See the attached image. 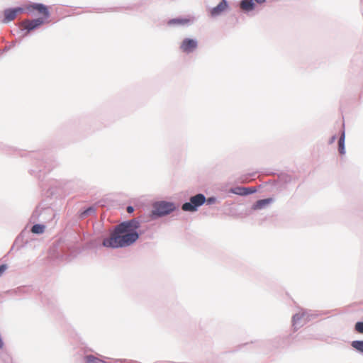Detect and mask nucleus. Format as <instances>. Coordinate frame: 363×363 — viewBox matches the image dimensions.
<instances>
[{"label": "nucleus", "mask_w": 363, "mask_h": 363, "mask_svg": "<svg viewBox=\"0 0 363 363\" xmlns=\"http://www.w3.org/2000/svg\"><path fill=\"white\" fill-rule=\"evenodd\" d=\"M139 226V222L135 219L119 224L111 236L104 240L103 245L106 247L118 248L132 245L139 238L135 230Z\"/></svg>", "instance_id": "nucleus-1"}, {"label": "nucleus", "mask_w": 363, "mask_h": 363, "mask_svg": "<svg viewBox=\"0 0 363 363\" xmlns=\"http://www.w3.org/2000/svg\"><path fill=\"white\" fill-rule=\"evenodd\" d=\"M28 10L29 11H37L43 16V18L23 21L22 26L28 31H30L43 25L45 23V19L48 18L50 16L48 7L42 4H33L28 7Z\"/></svg>", "instance_id": "nucleus-2"}, {"label": "nucleus", "mask_w": 363, "mask_h": 363, "mask_svg": "<svg viewBox=\"0 0 363 363\" xmlns=\"http://www.w3.org/2000/svg\"><path fill=\"white\" fill-rule=\"evenodd\" d=\"M206 201V197L203 194H199L190 198L189 202L184 203L182 205V210L184 211H195L199 206L203 205Z\"/></svg>", "instance_id": "nucleus-3"}, {"label": "nucleus", "mask_w": 363, "mask_h": 363, "mask_svg": "<svg viewBox=\"0 0 363 363\" xmlns=\"http://www.w3.org/2000/svg\"><path fill=\"white\" fill-rule=\"evenodd\" d=\"M174 209V206L169 202H160L154 206L152 213L159 216L169 213Z\"/></svg>", "instance_id": "nucleus-4"}, {"label": "nucleus", "mask_w": 363, "mask_h": 363, "mask_svg": "<svg viewBox=\"0 0 363 363\" xmlns=\"http://www.w3.org/2000/svg\"><path fill=\"white\" fill-rule=\"evenodd\" d=\"M197 41L193 39L185 38L181 43L180 49L186 53L193 52L197 48Z\"/></svg>", "instance_id": "nucleus-5"}, {"label": "nucleus", "mask_w": 363, "mask_h": 363, "mask_svg": "<svg viewBox=\"0 0 363 363\" xmlns=\"http://www.w3.org/2000/svg\"><path fill=\"white\" fill-rule=\"evenodd\" d=\"M23 11L22 8H15V9H6L4 11V18L3 20L4 23H9L11 21H13L17 14Z\"/></svg>", "instance_id": "nucleus-6"}, {"label": "nucleus", "mask_w": 363, "mask_h": 363, "mask_svg": "<svg viewBox=\"0 0 363 363\" xmlns=\"http://www.w3.org/2000/svg\"><path fill=\"white\" fill-rule=\"evenodd\" d=\"M228 7V4L225 0H222V1L216 7L213 8L210 11L211 16L212 17H216L220 15L224 11L226 10Z\"/></svg>", "instance_id": "nucleus-7"}, {"label": "nucleus", "mask_w": 363, "mask_h": 363, "mask_svg": "<svg viewBox=\"0 0 363 363\" xmlns=\"http://www.w3.org/2000/svg\"><path fill=\"white\" fill-rule=\"evenodd\" d=\"M265 0H242L240 3V7L245 11H251L255 7V2L257 4L264 3Z\"/></svg>", "instance_id": "nucleus-8"}, {"label": "nucleus", "mask_w": 363, "mask_h": 363, "mask_svg": "<svg viewBox=\"0 0 363 363\" xmlns=\"http://www.w3.org/2000/svg\"><path fill=\"white\" fill-rule=\"evenodd\" d=\"M272 199H265L257 201L252 206V209L254 210H259L264 208L266 206L272 202Z\"/></svg>", "instance_id": "nucleus-9"}, {"label": "nucleus", "mask_w": 363, "mask_h": 363, "mask_svg": "<svg viewBox=\"0 0 363 363\" xmlns=\"http://www.w3.org/2000/svg\"><path fill=\"white\" fill-rule=\"evenodd\" d=\"M191 20L187 18H174L169 21L170 25H186L189 23Z\"/></svg>", "instance_id": "nucleus-10"}, {"label": "nucleus", "mask_w": 363, "mask_h": 363, "mask_svg": "<svg viewBox=\"0 0 363 363\" xmlns=\"http://www.w3.org/2000/svg\"><path fill=\"white\" fill-rule=\"evenodd\" d=\"M351 345L358 352L363 353V340L352 341Z\"/></svg>", "instance_id": "nucleus-11"}, {"label": "nucleus", "mask_w": 363, "mask_h": 363, "mask_svg": "<svg viewBox=\"0 0 363 363\" xmlns=\"http://www.w3.org/2000/svg\"><path fill=\"white\" fill-rule=\"evenodd\" d=\"M338 150L341 155H344L345 151V134L343 133L338 141Z\"/></svg>", "instance_id": "nucleus-12"}, {"label": "nucleus", "mask_w": 363, "mask_h": 363, "mask_svg": "<svg viewBox=\"0 0 363 363\" xmlns=\"http://www.w3.org/2000/svg\"><path fill=\"white\" fill-rule=\"evenodd\" d=\"M45 230V226L40 224L34 225L31 228V232L36 234L43 233Z\"/></svg>", "instance_id": "nucleus-13"}, {"label": "nucleus", "mask_w": 363, "mask_h": 363, "mask_svg": "<svg viewBox=\"0 0 363 363\" xmlns=\"http://www.w3.org/2000/svg\"><path fill=\"white\" fill-rule=\"evenodd\" d=\"M355 330L359 333L363 334V322H357L355 325Z\"/></svg>", "instance_id": "nucleus-14"}, {"label": "nucleus", "mask_w": 363, "mask_h": 363, "mask_svg": "<svg viewBox=\"0 0 363 363\" xmlns=\"http://www.w3.org/2000/svg\"><path fill=\"white\" fill-rule=\"evenodd\" d=\"M85 359H86V362H88V363H94V362L99 361V359L97 358H96L95 357H94L92 355H88L85 357Z\"/></svg>", "instance_id": "nucleus-15"}, {"label": "nucleus", "mask_w": 363, "mask_h": 363, "mask_svg": "<svg viewBox=\"0 0 363 363\" xmlns=\"http://www.w3.org/2000/svg\"><path fill=\"white\" fill-rule=\"evenodd\" d=\"M6 269H7L6 264L0 265V277L4 273V272L6 270Z\"/></svg>", "instance_id": "nucleus-16"}, {"label": "nucleus", "mask_w": 363, "mask_h": 363, "mask_svg": "<svg viewBox=\"0 0 363 363\" xmlns=\"http://www.w3.org/2000/svg\"><path fill=\"white\" fill-rule=\"evenodd\" d=\"M243 191H244V194H249V193H252L255 191V190H251V189H247V188H244L243 189Z\"/></svg>", "instance_id": "nucleus-17"}, {"label": "nucleus", "mask_w": 363, "mask_h": 363, "mask_svg": "<svg viewBox=\"0 0 363 363\" xmlns=\"http://www.w3.org/2000/svg\"><path fill=\"white\" fill-rule=\"evenodd\" d=\"M215 201H216V199H215V198H213V197H211V198H208V199L206 200L207 203H209V204H210V203H213V202H215Z\"/></svg>", "instance_id": "nucleus-18"}, {"label": "nucleus", "mask_w": 363, "mask_h": 363, "mask_svg": "<svg viewBox=\"0 0 363 363\" xmlns=\"http://www.w3.org/2000/svg\"><path fill=\"white\" fill-rule=\"evenodd\" d=\"M127 211H128V213H133V212L134 211V208H133V206H128V207H127Z\"/></svg>", "instance_id": "nucleus-19"}, {"label": "nucleus", "mask_w": 363, "mask_h": 363, "mask_svg": "<svg viewBox=\"0 0 363 363\" xmlns=\"http://www.w3.org/2000/svg\"><path fill=\"white\" fill-rule=\"evenodd\" d=\"M4 347V342L2 341L1 337H0V349H2Z\"/></svg>", "instance_id": "nucleus-20"}, {"label": "nucleus", "mask_w": 363, "mask_h": 363, "mask_svg": "<svg viewBox=\"0 0 363 363\" xmlns=\"http://www.w3.org/2000/svg\"><path fill=\"white\" fill-rule=\"evenodd\" d=\"M4 347V342L2 341L1 337H0V349H2Z\"/></svg>", "instance_id": "nucleus-21"}, {"label": "nucleus", "mask_w": 363, "mask_h": 363, "mask_svg": "<svg viewBox=\"0 0 363 363\" xmlns=\"http://www.w3.org/2000/svg\"><path fill=\"white\" fill-rule=\"evenodd\" d=\"M93 211V209H92V208H88V209H87V210H86V211H85L82 214H83V215H84V214H86V213H88L89 211Z\"/></svg>", "instance_id": "nucleus-22"}]
</instances>
